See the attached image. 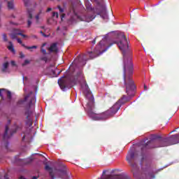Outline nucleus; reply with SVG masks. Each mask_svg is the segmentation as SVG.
Returning <instances> with one entry per match:
<instances>
[{
  "label": "nucleus",
  "instance_id": "nucleus-1",
  "mask_svg": "<svg viewBox=\"0 0 179 179\" xmlns=\"http://www.w3.org/2000/svg\"><path fill=\"white\" fill-rule=\"evenodd\" d=\"M118 41H114L110 43L105 49L104 47L107 45V40L103 39L101 41L98 45L95 48L94 51H88L87 54L90 57V59H94L96 57H99L103 52H106L113 44H117L122 51L124 57V69H123V80L124 85L126 87L127 95H123L122 98L118 101L119 104L122 105L125 103H128L131 100V97L135 96V82L132 79V75H134V64H132V57L131 56V52H129V46L128 45V40L124 32L117 34V37Z\"/></svg>",
  "mask_w": 179,
  "mask_h": 179
},
{
  "label": "nucleus",
  "instance_id": "nucleus-2",
  "mask_svg": "<svg viewBox=\"0 0 179 179\" xmlns=\"http://www.w3.org/2000/svg\"><path fill=\"white\" fill-rule=\"evenodd\" d=\"M82 89L83 94L87 100L85 110L89 117L94 121L106 120L108 117H113V115L117 114L118 110L121 108V104H120V103H116L106 112L96 113V111H94V97L90 90H89V85H87V83H85V86H83Z\"/></svg>",
  "mask_w": 179,
  "mask_h": 179
},
{
  "label": "nucleus",
  "instance_id": "nucleus-3",
  "mask_svg": "<svg viewBox=\"0 0 179 179\" xmlns=\"http://www.w3.org/2000/svg\"><path fill=\"white\" fill-rule=\"evenodd\" d=\"M17 104V106H25V107H28L24 113L27 115L25 124L27 127H31L33 125L31 117H33V113H34V110L31 109V106L36 104V94L30 92L29 94L24 96V99L18 101Z\"/></svg>",
  "mask_w": 179,
  "mask_h": 179
},
{
  "label": "nucleus",
  "instance_id": "nucleus-4",
  "mask_svg": "<svg viewBox=\"0 0 179 179\" xmlns=\"http://www.w3.org/2000/svg\"><path fill=\"white\" fill-rule=\"evenodd\" d=\"M83 78H85L83 72L80 71L74 77L72 75H69L59 78L58 80V85L60 86L62 90H65L66 87H73V85H76V82H78L79 79H83Z\"/></svg>",
  "mask_w": 179,
  "mask_h": 179
},
{
  "label": "nucleus",
  "instance_id": "nucleus-5",
  "mask_svg": "<svg viewBox=\"0 0 179 179\" xmlns=\"http://www.w3.org/2000/svg\"><path fill=\"white\" fill-rule=\"evenodd\" d=\"M127 161L128 162L129 164L133 169V174L135 177V170L138 169V165L136 163H134V160L135 159V152L134 151H130L128 152L127 156L126 157Z\"/></svg>",
  "mask_w": 179,
  "mask_h": 179
},
{
  "label": "nucleus",
  "instance_id": "nucleus-6",
  "mask_svg": "<svg viewBox=\"0 0 179 179\" xmlns=\"http://www.w3.org/2000/svg\"><path fill=\"white\" fill-rule=\"evenodd\" d=\"M59 172V177L62 179H71V173L68 172V168L65 164H60L59 169L57 170Z\"/></svg>",
  "mask_w": 179,
  "mask_h": 179
},
{
  "label": "nucleus",
  "instance_id": "nucleus-7",
  "mask_svg": "<svg viewBox=\"0 0 179 179\" xmlns=\"http://www.w3.org/2000/svg\"><path fill=\"white\" fill-rule=\"evenodd\" d=\"M86 55H78V57L74 60L73 64L76 65H80V66H85L86 65Z\"/></svg>",
  "mask_w": 179,
  "mask_h": 179
},
{
  "label": "nucleus",
  "instance_id": "nucleus-8",
  "mask_svg": "<svg viewBox=\"0 0 179 179\" xmlns=\"http://www.w3.org/2000/svg\"><path fill=\"white\" fill-rule=\"evenodd\" d=\"M9 131V126L6 125V130L4 132V135L3 136V142L5 146V148L6 150H8L9 149V143L8 142V139H9L10 136L8 135V132Z\"/></svg>",
  "mask_w": 179,
  "mask_h": 179
},
{
  "label": "nucleus",
  "instance_id": "nucleus-9",
  "mask_svg": "<svg viewBox=\"0 0 179 179\" xmlns=\"http://www.w3.org/2000/svg\"><path fill=\"white\" fill-rule=\"evenodd\" d=\"M143 176H145V179L155 178V173L150 171V168L143 169Z\"/></svg>",
  "mask_w": 179,
  "mask_h": 179
},
{
  "label": "nucleus",
  "instance_id": "nucleus-10",
  "mask_svg": "<svg viewBox=\"0 0 179 179\" xmlns=\"http://www.w3.org/2000/svg\"><path fill=\"white\" fill-rule=\"evenodd\" d=\"M48 50L50 53L55 52V54H57V52H58V43H52L50 46L48 48Z\"/></svg>",
  "mask_w": 179,
  "mask_h": 179
},
{
  "label": "nucleus",
  "instance_id": "nucleus-11",
  "mask_svg": "<svg viewBox=\"0 0 179 179\" xmlns=\"http://www.w3.org/2000/svg\"><path fill=\"white\" fill-rule=\"evenodd\" d=\"M104 9H105L104 6L101 4V3H98L96 7L95 8L94 12L95 13H96V15H100L101 13H103Z\"/></svg>",
  "mask_w": 179,
  "mask_h": 179
},
{
  "label": "nucleus",
  "instance_id": "nucleus-12",
  "mask_svg": "<svg viewBox=\"0 0 179 179\" xmlns=\"http://www.w3.org/2000/svg\"><path fill=\"white\" fill-rule=\"evenodd\" d=\"M17 41L19 44H21V45L24 47V48H26V50H37V45L27 46L26 45H24V43L22 42V39L19 38H17Z\"/></svg>",
  "mask_w": 179,
  "mask_h": 179
},
{
  "label": "nucleus",
  "instance_id": "nucleus-13",
  "mask_svg": "<svg viewBox=\"0 0 179 179\" xmlns=\"http://www.w3.org/2000/svg\"><path fill=\"white\" fill-rule=\"evenodd\" d=\"M45 170L49 171V175L52 179H55V176L54 175V172L52 171V168L50 167L48 165H45Z\"/></svg>",
  "mask_w": 179,
  "mask_h": 179
},
{
  "label": "nucleus",
  "instance_id": "nucleus-14",
  "mask_svg": "<svg viewBox=\"0 0 179 179\" xmlns=\"http://www.w3.org/2000/svg\"><path fill=\"white\" fill-rule=\"evenodd\" d=\"M8 68H9V62H6L2 65V68H1L2 73H6V72H8Z\"/></svg>",
  "mask_w": 179,
  "mask_h": 179
},
{
  "label": "nucleus",
  "instance_id": "nucleus-15",
  "mask_svg": "<svg viewBox=\"0 0 179 179\" xmlns=\"http://www.w3.org/2000/svg\"><path fill=\"white\" fill-rule=\"evenodd\" d=\"M8 44H10V45L8 46V50L13 52V54H15L16 51L15 50V48H13V43H12V41H9Z\"/></svg>",
  "mask_w": 179,
  "mask_h": 179
},
{
  "label": "nucleus",
  "instance_id": "nucleus-16",
  "mask_svg": "<svg viewBox=\"0 0 179 179\" xmlns=\"http://www.w3.org/2000/svg\"><path fill=\"white\" fill-rule=\"evenodd\" d=\"M28 17L29 20L27 21L28 27H30L31 26V19H33V14H31V12L28 10Z\"/></svg>",
  "mask_w": 179,
  "mask_h": 179
},
{
  "label": "nucleus",
  "instance_id": "nucleus-17",
  "mask_svg": "<svg viewBox=\"0 0 179 179\" xmlns=\"http://www.w3.org/2000/svg\"><path fill=\"white\" fill-rule=\"evenodd\" d=\"M95 18H96L95 15H87L85 17V21L89 23L90 22H92V20H93Z\"/></svg>",
  "mask_w": 179,
  "mask_h": 179
},
{
  "label": "nucleus",
  "instance_id": "nucleus-18",
  "mask_svg": "<svg viewBox=\"0 0 179 179\" xmlns=\"http://www.w3.org/2000/svg\"><path fill=\"white\" fill-rule=\"evenodd\" d=\"M31 162H33V159L31 158H28L22 160V162L24 163V164H30Z\"/></svg>",
  "mask_w": 179,
  "mask_h": 179
},
{
  "label": "nucleus",
  "instance_id": "nucleus-19",
  "mask_svg": "<svg viewBox=\"0 0 179 179\" xmlns=\"http://www.w3.org/2000/svg\"><path fill=\"white\" fill-rule=\"evenodd\" d=\"M8 9H13V2L8 1Z\"/></svg>",
  "mask_w": 179,
  "mask_h": 179
},
{
  "label": "nucleus",
  "instance_id": "nucleus-20",
  "mask_svg": "<svg viewBox=\"0 0 179 179\" xmlns=\"http://www.w3.org/2000/svg\"><path fill=\"white\" fill-rule=\"evenodd\" d=\"M41 61H44V62H48V57L47 56H43L40 58Z\"/></svg>",
  "mask_w": 179,
  "mask_h": 179
},
{
  "label": "nucleus",
  "instance_id": "nucleus-21",
  "mask_svg": "<svg viewBox=\"0 0 179 179\" xmlns=\"http://www.w3.org/2000/svg\"><path fill=\"white\" fill-rule=\"evenodd\" d=\"M23 2L27 8L30 5V0H23Z\"/></svg>",
  "mask_w": 179,
  "mask_h": 179
},
{
  "label": "nucleus",
  "instance_id": "nucleus-22",
  "mask_svg": "<svg viewBox=\"0 0 179 179\" xmlns=\"http://www.w3.org/2000/svg\"><path fill=\"white\" fill-rule=\"evenodd\" d=\"M17 33H16V34H11V36H10V37H11V38L13 39V40H14L15 38H17Z\"/></svg>",
  "mask_w": 179,
  "mask_h": 179
},
{
  "label": "nucleus",
  "instance_id": "nucleus-23",
  "mask_svg": "<svg viewBox=\"0 0 179 179\" xmlns=\"http://www.w3.org/2000/svg\"><path fill=\"white\" fill-rule=\"evenodd\" d=\"M41 52L43 54V55H47V50L44 49V48H41Z\"/></svg>",
  "mask_w": 179,
  "mask_h": 179
},
{
  "label": "nucleus",
  "instance_id": "nucleus-24",
  "mask_svg": "<svg viewBox=\"0 0 179 179\" xmlns=\"http://www.w3.org/2000/svg\"><path fill=\"white\" fill-rule=\"evenodd\" d=\"M17 34L18 36H21L23 37L24 38H26V37H27V35L22 34V32H17Z\"/></svg>",
  "mask_w": 179,
  "mask_h": 179
},
{
  "label": "nucleus",
  "instance_id": "nucleus-25",
  "mask_svg": "<svg viewBox=\"0 0 179 179\" xmlns=\"http://www.w3.org/2000/svg\"><path fill=\"white\" fill-rule=\"evenodd\" d=\"M3 40L5 42L8 41V36H6V34H3Z\"/></svg>",
  "mask_w": 179,
  "mask_h": 179
},
{
  "label": "nucleus",
  "instance_id": "nucleus-26",
  "mask_svg": "<svg viewBox=\"0 0 179 179\" xmlns=\"http://www.w3.org/2000/svg\"><path fill=\"white\" fill-rule=\"evenodd\" d=\"M22 127H16L15 130L12 133V131H10V136H12L13 135V134L16 133V131H17V129H20Z\"/></svg>",
  "mask_w": 179,
  "mask_h": 179
},
{
  "label": "nucleus",
  "instance_id": "nucleus-27",
  "mask_svg": "<svg viewBox=\"0 0 179 179\" xmlns=\"http://www.w3.org/2000/svg\"><path fill=\"white\" fill-rule=\"evenodd\" d=\"M7 97L8 99H12V93H10V91H7Z\"/></svg>",
  "mask_w": 179,
  "mask_h": 179
},
{
  "label": "nucleus",
  "instance_id": "nucleus-28",
  "mask_svg": "<svg viewBox=\"0 0 179 179\" xmlns=\"http://www.w3.org/2000/svg\"><path fill=\"white\" fill-rule=\"evenodd\" d=\"M52 16H53V17H57V19H58V17H59V14H58V13H55V12H54L53 13H52Z\"/></svg>",
  "mask_w": 179,
  "mask_h": 179
},
{
  "label": "nucleus",
  "instance_id": "nucleus-29",
  "mask_svg": "<svg viewBox=\"0 0 179 179\" xmlns=\"http://www.w3.org/2000/svg\"><path fill=\"white\" fill-rule=\"evenodd\" d=\"M41 14V12H40L38 15H36V20L37 22H38L39 19H40V15Z\"/></svg>",
  "mask_w": 179,
  "mask_h": 179
},
{
  "label": "nucleus",
  "instance_id": "nucleus-30",
  "mask_svg": "<svg viewBox=\"0 0 179 179\" xmlns=\"http://www.w3.org/2000/svg\"><path fill=\"white\" fill-rule=\"evenodd\" d=\"M5 90V89H0V97H1L2 100H3V96H2V92Z\"/></svg>",
  "mask_w": 179,
  "mask_h": 179
},
{
  "label": "nucleus",
  "instance_id": "nucleus-31",
  "mask_svg": "<svg viewBox=\"0 0 179 179\" xmlns=\"http://www.w3.org/2000/svg\"><path fill=\"white\" fill-rule=\"evenodd\" d=\"M50 74L51 75H53V76H55V70H54V69H51L50 70Z\"/></svg>",
  "mask_w": 179,
  "mask_h": 179
},
{
  "label": "nucleus",
  "instance_id": "nucleus-32",
  "mask_svg": "<svg viewBox=\"0 0 179 179\" xmlns=\"http://www.w3.org/2000/svg\"><path fill=\"white\" fill-rule=\"evenodd\" d=\"M27 64H30V61L26 59V60H24V64H23L22 65H23V66L27 65Z\"/></svg>",
  "mask_w": 179,
  "mask_h": 179
},
{
  "label": "nucleus",
  "instance_id": "nucleus-33",
  "mask_svg": "<svg viewBox=\"0 0 179 179\" xmlns=\"http://www.w3.org/2000/svg\"><path fill=\"white\" fill-rule=\"evenodd\" d=\"M60 13H62V12H64V9H62V8H61L59 6H57Z\"/></svg>",
  "mask_w": 179,
  "mask_h": 179
},
{
  "label": "nucleus",
  "instance_id": "nucleus-34",
  "mask_svg": "<svg viewBox=\"0 0 179 179\" xmlns=\"http://www.w3.org/2000/svg\"><path fill=\"white\" fill-rule=\"evenodd\" d=\"M40 33H41V34H42V36L43 37H48V36H47L45 34H44V32H43V31H41Z\"/></svg>",
  "mask_w": 179,
  "mask_h": 179
},
{
  "label": "nucleus",
  "instance_id": "nucleus-35",
  "mask_svg": "<svg viewBox=\"0 0 179 179\" xmlns=\"http://www.w3.org/2000/svg\"><path fill=\"white\" fill-rule=\"evenodd\" d=\"M20 58H24V54H23L22 52H20Z\"/></svg>",
  "mask_w": 179,
  "mask_h": 179
},
{
  "label": "nucleus",
  "instance_id": "nucleus-36",
  "mask_svg": "<svg viewBox=\"0 0 179 179\" xmlns=\"http://www.w3.org/2000/svg\"><path fill=\"white\" fill-rule=\"evenodd\" d=\"M10 64L12 66H16V62H15V61H11Z\"/></svg>",
  "mask_w": 179,
  "mask_h": 179
},
{
  "label": "nucleus",
  "instance_id": "nucleus-37",
  "mask_svg": "<svg viewBox=\"0 0 179 179\" xmlns=\"http://www.w3.org/2000/svg\"><path fill=\"white\" fill-rule=\"evenodd\" d=\"M45 45H47V43H43L41 45V48H44V47H45Z\"/></svg>",
  "mask_w": 179,
  "mask_h": 179
},
{
  "label": "nucleus",
  "instance_id": "nucleus-38",
  "mask_svg": "<svg viewBox=\"0 0 179 179\" xmlns=\"http://www.w3.org/2000/svg\"><path fill=\"white\" fill-rule=\"evenodd\" d=\"M51 10H52V8H48L46 10V12H51Z\"/></svg>",
  "mask_w": 179,
  "mask_h": 179
},
{
  "label": "nucleus",
  "instance_id": "nucleus-39",
  "mask_svg": "<svg viewBox=\"0 0 179 179\" xmlns=\"http://www.w3.org/2000/svg\"><path fill=\"white\" fill-rule=\"evenodd\" d=\"M92 44H96V38L92 41Z\"/></svg>",
  "mask_w": 179,
  "mask_h": 179
},
{
  "label": "nucleus",
  "instance_id": "nucleus-40",
  "mask_svg": "<svg viewBox=\"0 0 179 179\" xmlns=\"http://www.w3.org/2000/svg\"><path fill=\"white\" fill-rule=\"evenodd\" d=\"M32 38H38L37 36H36V35H32Z\"/></svg>",
  "mask_w": 179,
  "mask_h": 179
},
{
  "label": "nucleus",
  "instance_id": "nucleus-41",
  "mask_svg": "<svg viewBox=\"0 0 179 179\" xmlns=\"http://www.w3.org/2000/svg\"><path fill=\"white\" fill-rule=\"evenodd\" d=\"M25 138H26V134H24V135L23 136V137H22V141H24Z\"/></svg>",
  "mask_w": 179,
  "mask_h": 179
},
{
  "label": "nucleus",
  "instance_id": "nucleus-42",
  "mask_svg": "<svg viewBox=\"0 0 179 179\" xmlns=\"http://www.w3.org/2000/svg\"><path fill=\"white\" fill-rule=\"evenodd\" d=\"M144 90H148V87H146V85H144Z\"/></svg>",
  "mask_w": 179,
  "mask_h": 179
},
{
  "label": "nucleus",
  "instance_id": "nucleus-43",
  "mask_svg": "<svg viewBox=\"0 0 179 179\" xmlns=\"http://www.w3.org/2000/svg\"><path fill=\"white\" fill-rule=\"evenodd\" d=\"M32 179H38L37 176H33Z\"/></svg>",
  "mask_w": 179,
  "mask_h": 179
},
{
  "label": "nucleus",
  "instance_id": "nucleus-44",
  "mask_svg": "<svg viewBox=\"0 0 179 179\" xmlns=\"http://www.w3.org/2000/svg\"><path fill=\"white\" fill-rule=\"evenodd\" d=\"M104 174H106V171H103V176H104Z\"/></svg>",
  "mask_w": 179,
  "mask_h": 179
},
{
  "label": "nucleus",
  "instance_id": "nucleus-45",
  "mask_svg": "<svg viewBox=\"0 0 179 179\" xmlns=\"http://www.w3.org/2000/svg\"><path fill=\"white\" fill-rule=\"evenodd\" d=\"M59 30V27L57 28V31H58Z\"/></svg>",
  "mask_w": 179,
  "mask_h": 179
},
{
  "label": "nucleus",
  "instance_id": "nucleus-46",
  "mask_svg": "<svg viewBox=\"0 0 179 179\" xmlns=\"http://www.w3.org/2000/svg\"><path fill=\"white\" fill-rule=\"evenodd\" d=\"M47 69H48V71H50V69H51V67H49Z\"/></svg>",
  "mask_w": 179,
  "mask_h": 179
},
{
  "label": "nucleus",
  "instance_id": "nucleus-47",
  "mask_svg": "<svg viewBox=\"0 0 179 179\" xmlns=\"http://www.w3.org/2000/svg\"><path fill=\"white\" fill-rule=\"evenodd\" d=\"M98 179H106V178H99Z\"/></svg>",
  "mask_w": 179,
  "mask_h": 179
},
{
  "label": "nucleus",
  "instance_id": "nucleus-48",
  "mask_svg": "<svg viewBox=\"0 0 179 179\" xmlns=\"http://www.w3.org/2000/svg\"><path fill=\"white\" fill-rule=\"evenodd\" d=\"M1 5H2V2L0 1V8H1Z\"/></svg>",
  "mask_w": 179,
  "mask_h": 179
},
{
  "label": "nucleus",
  "instance_id": "nucleus-49",
  "mask_svg": "<svg viewBox=\"0 0 179 179\" xmlns=\"http://www.w3.org/2000/svg\"><path fill=\"white\" fill-rule=\"evenodd\" d=\"M175 131H176V130L172 131L171 132V134H173V132H175Z\"/></svg>",
  "mask_w": 179,
  "mask_h": 179
},
{
  "label": "nucleus",
  "instance_id": "nucleus-50",
  "mask_svg": "<svg viewBox=\"0 0 179 179\" xmlns=\"http://www.w3.org/2000/svg\"><path fill=\"white\" fill-rule=\"evenodd\" d=\"M114 179H119V178H118V177H116V178H114Z\"/></svg>",
  "mask_w": 179,
  "mask_h": 179
},
{
  "label": "nucleus",
  "instance_id": "nucleus-51",
  "mask_svg": "<svg viewBox=\"0 0 179 179\" xmlns=\"http://www.w3.org/2000/svg\"><path fill=\"white\" fill-rule=\"evenodd\" d=\"M64 16H65V15H62V17H64Z\"/></svg>",
  "mask_w": 179,
  "mask_h": 179
},
{
  "label": "nucleus",
  "instance_id": "nucleus-52",
  "mask_svg": "<svg viewBox=\"0 0 179 179\" xmlns=\"http://www.w3.org/2000/svg\"><path fill=\"white\" fill-rule=\"evenodd\" d=\"M52 66H54V65H50V68H52Z\"/></svg>",
  "mask_w": 179,
  "mask_h": 179
},
{
  "label": "nucleus",
  "instance_id": "nucleus-53",
  "mask_svg": "<svg viewBox=\"0 0 179 179\" xmlns=\"http://www.w3.org/2000/svg\"><path fill=\"white\" fill-rule=\"evenodd\" d=\"M59 73H61V71H59V72H58V75H59Z\"/></svg>",
  "mask_w": 179,
  "mask_h": 179
},
{
  "label": "nucleus",
  "instance_id": "nucleus-54",
  "mask_svg": "<svg viewBox=\"0 0 179 179\" xmlns=\"http://www.w3.org/2000/svg\"><path fill=\"white\" fill-rule=\"evenodd\" d=\"M8 124H10V120H8Z\"/></svg>",
  "mask_w": 179,
  "mask_h": 179
},
{
  "label": "nucleus",
  "instance_id": "nucleus-55",
  "mask_svg": "<svg viewBox=\"0 0 179 179\" xmlns=\"http://www.w3.org/2000/svg\"><path fill=\"white\" fill-rule=\"evenodd\" d=\"M41 29H44V27H42Z\"/></svg>",
  "mask_w": 179,
  "mask_h": 179
},
{
  "label": "nucleus",
  "instance_id": "nucleus-56",
  "mask_svg": "<svg viewBox=\"0 0 179 179\" xmlns=\"http://www.w3.org/2000/svg\"><path fill=\"white\" fill-rule=\"evenodd\" d=\"M87 9H89V7L87 6Z\"/></svg>",
  "mask_w": 179,
  "mask_h": 179
},
{
  "label": "nucleus",
  "instance_id": "nucleus-57",
  "mask_svg": "<svg viewBox=\"0 0 179 179\" xmlns=\"http://www.w3.org/2000/svg\"><path fill=\"white\" fill-rule=\"evenodd\" d=\"M57 1H61V0H57Z\"/></svg>",
  "mask_w": 179,
  "mask_h": 179
},
{
  "label": "nucleus",
  "instance_id": "nucleus-58",
  "mask_svg": "<svg viewBox=\"0 0 179 179\" xmlns=\"http://www.w3.org/2000/svg\"><path fill=\"white\" fill-rule=\"evenodd\" d=\"M5 1H8V0H5Z\"/></svg>",
  "mask_w": 179,
  "mask_h": 179
}]
</instances>
